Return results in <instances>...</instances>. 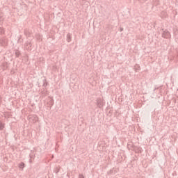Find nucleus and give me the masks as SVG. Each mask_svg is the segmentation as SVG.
<instances>
[{"mask_svg": "<svg viewBox=\"0 0 178 178\" xmlns=\"http://www.w3.org/2000/svg\"><path fill=\"white\" fill-rule=\"evenodd\" d=\"M49 106H50V108H52V106H54V99L49 100Z\"/></svg>", "mask_w": 178, "mask_h": 178, "instance_id": "1a4fd4ad", "label": "nucleus"}, {"mask_svg": "<svg viewBox=\"0 0 178 178\" xmlns=\"http://www.w3.org/2000/svg\"><path fill=\"white\" fill-rule=\"evenodd\" d=\"M15 55H16L17 58H19V56H20V51H15Z\"/></svg>", "mask_w": 178, "mask_h": 178, "instance_id": "4468645a", "label": "nucleus"}, {"mask_svg": "<svg viewBox=\"0 0 178 178\" xmlns=\"http://www.w3.org/2000/svg\"><path fill=\"white\" fill-rule=\"evenodd\" d=\"M0 44L1 45H6V44H7L6 39H5V38L0 39Z\"/></svg>", "mask_w": 178, "mask_h": 178, "instance_id": "423d86ee", "label": "nucleus"}, {"mask_svg": "<svg viewBox=\"0 0 178 178\" xmlns=\"http://www.w3.org/2000/svg\"><path fill=\"white\" fill-rule=\"evenodd\" d=\"M0 34H5V31L2 29H0Z\"/></svg>", "mask_w": 178, "mask_h": 178, "instance_id": "2eb2a0df", "label": "nucleus"}, {"mask_svg": "<svg viewBox=\"0 0 178 178\" xmlns=\"http://www.w3.org/2000/svg\"><path fill=\"white\" fill-rule=\"evenodd\" d=\"M79 178H84V175H83L82 174H80Z\"/></svg>", "mask_w": 178, "mask_h": 178, "instance_id": "a211bd4d", "label": "nucleus"}, {"mask_svg": "<svg viewBox=\"0 0 178 178\" xmlns=\"http://www.w3.org/2000/svg\"><path fill=\"white\" fill-rule=\"evenodd\" d=\"M159 88H161V87H157V88H155L154 89V92H155V91H156V90H159Z\"/></svg>", "mask_w": 178, "mask_h": 178, "instance_id": "f3484780", "label": "nucleus"}, {"mask_svg": "<svg viewBox=\"0 0 178 178\" xmlns=\"http://www.w3.org/2000/svg\"><path fill=\"white\" fill-rule=\"evenodd\" d=\"M60 170V169H59V168L56 167V168H54V173L58 174V173H59Z\"/></svg>", "mask_w": 178, "mask_h": 178, "instance_id": "9b49d317", "label": "nucleus"}, {"mask_svg": "<svg viewBox=\"0 0 178 178\" xmlns=\"http://www.w3.org/2000/svg\"><path fill=\"white\" fill-rule=\"evenodd\" d=\"M41 93H42V95L43 96V97H47V95H48V91H42L41 92Z\"/></svg>", "mask_w": 178, "mask_h": 178, "instance_id": "f8f14e48", "label": "nucleus"}, {"mask_svg": "<svg viewBox=\"0 0 178 178\" xmlns=\"http://www.w3.org/2000/svg\"><path fill=\"white\" fill-rule=\"evenodd\" d=\"M134 69H135L136 72H138V70H140V65L138 64H136L134 66Z\"/></svg>", "mask_w": 178, "mask_h": 178, "instance_id": "9d476101", "label": "nucleus"}, {"mask_svg": "<svg viewBox=\"0 0 178 178\" xmlns=\"http://www.w3.org/2000/svg\"><path fill=\"white\" fill-rule=\"evenodd\" d=\"M67 42H70V41H72V35H70V33H68L67 35Z\"/></svg>", "mask_w": 178, "mask_h": 178, "instance_id": "0eeeda50", "label": "nucleus"}, {"mask_svg": "<svg viewBox=\"0 0 178 178\" xmlns=\"http://www.w3.org/2000/svg\"><path fill=\"white\" fill-rule=\"evenodd\" d=\"M29 162H30V163H31V159H29Z\"/></svg>", "mask_w": 178, "mask_h": 178, "instance_id": "6ab92c4d", "label": "nucleus"}, {"mask_svg": "<svg viewBox=\"0 0 178 178\" xmlns=\"http://www.w3.org/2000/svg\"><path fill=\"white\" fill-rule=\"evenodd\" d=\"M123 30V28H120V31H122Z\"/></svg>", "mask_w": 178, "mask_h": 178, "instance_id": "aec40b11", "label": "nucleus"}, {"mask_svg": "<svg viewBox=\"0 0 178 178\" xmlns=\"http://www.w3.org/2000/svg\"><path fill=\"white\" fill-rule=\"evenodd\" d=\"M26 166V164L24 162H21L19 165L18 167L19 168V170H23Z\"/></svg>", "mask_w": 178, "mask_h": 178, "instance_id": "39448f33", "label": "nucleus"}, {"mask_svg": "<svg viewBox=\"0 0 178 178\" xmlns=\"http://www.w3.org/2000/svg\"><path fill=\"white\" fill-rule=\"evenodd\" d=\"M29 120H32V122H37L38 120V117L37 115H31L29 117Z\"/></svg>", "mask_w": 178, "mask_h": 178, "instance_id": "7ed1b4c3", "label": "nucleus"}, {"mask_svg": "<svg viewBox=\"0 0 178 178\" xmlns=\"http://www.w3.org/2000/svg\"><path fill=\"white\" fill-rule=\"evenodd\" d=\"M5 129V124L0 121V131L3 130Z\"/></svg>", "mask_w": 178, "mask_h": 178, "instance_id": "6e6552de", "label": "nucleus"}, {"mask_svg": "<svg viewBox=\"0 0 178 178\" xmlns=\"http://www.w3.org/2000/svg\"><path fill=\"white\" fill-rule=\"evenodd\" d=\"M25 48L27 51H31V42L28 41L25 43Z\"/></svg>", "mask_w": 178, "mask_h": 178, "instance_id": "f03ea898", "label": "nucleus"}, {"mask_svg": "<svg viewBox=\"0 0 178 178\" xmlns=\"http://www.w3.org/2000/svg\"><path fill=\"white\" fill-rule=\"evenodd\" d=\"M97 104L98 108H102V106H104V104L102 103V99H97Z\"/></svg>", "mask_w": 178, "mask_h": 178, "instance_id": "20e7f679", "label": "nucleus"}, {"mask_svg": "<svg viewBox=\"0 0 178 178\" xmlns=\"http://www.w3.org/2000/svg\"><path fill=\"white\" fill-rule=\"evenodd\" d=\"M30 159L33 158V150L31 151V154H29Z\"/></svg>", "mask_w": 178, "mask_h": 178, "instance_id": "dca6fc26", "label": "nucleus"}, {"mask_svg": "<svg viewBox=\"0 0 178 178\" xmlns=\"http://www.w3.org/2000/svg\"><path fill=\"white\" fill-rule=\"evenodd\" d=\"M162 37L163 38H170V32H169L168 30H165L162 33Z\"/></svg>", "mask_w": 178, "mask_h": 178, "instance_id": "f257e3e1", "label": "nucleus"}, {"mask_svg": "<svg viewBox=\"0 0 178 178\" xmlns=\"http://www.w3.org/2000/svg\"><path fill=\"white\" fill-rule=\"evenodd\" d=\"M48 86V82H47V79L43 80V87H47Z\"/></svg>", "mask_w": 178, "mask_h": 178, "instance_id": "ddd939ff", "label": "nucleus"}]
</instances>
